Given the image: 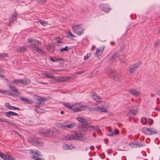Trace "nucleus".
Wrapping results in <instances>:
<instances>
[{
    "label": "nucleus",
    "mask_w": 160,
    "mask_h": 160,
    "mask_svg": "<svg viewBox=\"0 0 160 160\" xmlns=\"http://www.w3.org/2000/svg\"><path fill=\"white\" fill-rule=\"evenodd\" d=\"M140 65V63H136L130 65L127 70V74L129 75H132Z\"/></svg>",
    "instance_id": "f257e3e1"
},
{
    "label": "nucleus",
    "mask_w": 160,
    "mask_h": 160,
    "mask_svg": "<svg viewBox=\"0 0 160 160\" xmlns=\"http://www.w3.org/2000/svg\"><path fill=\"white\" fill-rule=\"evenodd\" d=\"M79 103H76L72 105V110L74 112H77L85 110V108H88V105L80 106Z\"/></svg>",
    "instance_id": "f03ea898"
},
{
    "label": "nucleus",
    "mask_w": 160,
    "mask_h": 160,
    "mask_svg": "<svg viewBox=\"0 0 160 160\" xmlns=\"http://www.w3.org/2000/svg\"><path fill=\"white\" fill-rule=\"evenodd\" d=\"M142 131L144 134L148 135L156 134L158 132L153 128H142Z\"/></svg>",
    "instance_id": "7ed1b4c3"
},
{
    "label": "nucleus",
    "mask_w": 160,
    "mask_h": 160,
    "mask_svg": "<svg viewBox=\"0 0 160 160\" xmlns=\"http://www.w3.org/2000/svg\"><path fill=\"white\" fill-rule=\"evenodd\" d=\"M31 153L32 155L31 157L32 159L34 160H44L42 158H38V157L41 156L38 151L37 150H31Z\"/></svg>",
    "instance_id": "20e7f679"
},
{
    "label": "nucleus",
    "mask_w": 160,
    "mask_h": 160,
    "mask_svg": "<svg viewBox=\"0 0 160 160\" xmlns=\"http://www.w3.org/2000/svg\"><path fill=\"white\" fill-rule=\"evenodd\" d=\"M72 27L75 33L78 35L82 33L83 32L84 30L83 28L78 25L72 26Z\"/></svg>",
    "instance_id": "39448f33"
},
{
    "label": "nucleus",
    "mask_w": 160,
    "mask_h": 160,
    "mask_svg": "<svg viewBox=\"0 0 160 160\" xmlns=\"http://www.w3.org/2000/svg\"><path fill=\"white\" fill-rule=\"evenodd\" d=\"M82 135L81 133H75L65 139L67 140H72L74 139L79 140L82 138Z\"/></svg>",
    "instance_id": "423d86ee"
},
{
    "label": "nucleus",
    "mask_w": 160,
    "mask_h": 160,
    "mask_svg": "<svg viewBox=\"0 0 160 160\" xmlns=\"http://www.w3.org/2000/svg\"><path fill=\"white\" fill-rule=\"evenodd\" d=\"M35 96L36 98L38 101L37 104L36 106V107H39L40 105L42 102L46 101L48 99L47 97H40L36 95Z\"/></svg>",
    "instance_id": "0eeeda50"
},
{
    "label": "nucleus",
    "mask_w": 160,
    "mask_h": 160,
    "mask_svg": "<svg viewBox=\"0 0 160 160\" xmlns=\"http://www.w3.org/2000/svg\"><path fill=\"white\" fill-rule=\"evenodd\" d=\"M100 8L102 10L107 13H108L111 9V8H109V5L107 4H102L100 6Z\"/></svg>",
    "instance_id": "6e6552de"
},
{
    "label": "nucleus",
    "mask_w": 160,
    "mask_h": 160,
    "mask_svg": "<svg viewBox=\"0 0 160 160\" xmlns=\"http://www.w3.org/2000/svg\"><path fill=\"white\" fill-rule=\"evenodd\" d=\"M141 122L143 124L150 125L153 123V120L151 119H147L144 117H142L141 118Z\"/></svg>",
    "instance_id": "1a4fd4ad"
},
{
    "label": "nucleus",
    "mask_w": 160,
    "mask_h": 160,
    "mask_svg": "<svg viewBox=\"0 0 160 160\" xmlns=\"http://www.w3.org/2000/svg\"><path fill=\"white\" fill-rule=\"evenodd\" d=\"M40 143V140L37 138L33 136L31 138V143L32 144L37 145Z\"/></svg>",
    "instance_id": "9d476101"
},
{
    "label": "nucleus",
    "mask_w": 160,
    "mask_h": 160,
    "mask_svg": "<svg viewBox=\"0 0 160 160\" xmlns=\"http://www.w3.org/2000/svg\"><path fill=\"white\" fill-rule=\"evenodd\" d=\"M121 77L122 76L120 74L116 72L114 74L113 76H112L111 78H112L113 80L116 81H120Z\"/></svg>",
    "instance_id": "9b49d317"
},
{
    "label": "nucleus",
    "mask_w": 160,
    "mask_h": 160,
    "mask_svg": "<svg viewBox=\"0 0 160 160\" xmlns=\"http://www.w3.org/2000/svg\"><path fill=\"white\" fill-rule=\"evenodd\" d=\"M8 86L11 90L14 92V93L16 95L18 94L19 92L18 90L15 87L13 86L12 83H8Z\"/></svg>",
    "instance_id": "f8f14e48"
},
{
    "label": "nucleus",
    "mask_w": 160,
    "mask_h": 160,
    "mask_svg": "<svg viewBox=\"0 0 160 160\" xmlns=\"http://www.w3.org/2000/svg\"><path fill=\"white\" fill-rule=\"evenodd\" d=\"M129 92L134 96L137 97L140 95V92L134 89H129Z\"/></svg>",
    "instance_id": "ddd939ff"
},
{
    "label": "nucleus",
    "mask_w": 160,
    "mask_h": 160,
    "mask_svg": "<svg viewBox=\"0 0 160 160\" xmlns=\"http://www.w3.org/2000/svg\"><path fill=\"white\" fill-rule=\"evenodd\" d=\"M126 58L127 55L125 54L122 55H119V60L121 62L125 63L127 61V59Z\"/></svg>",
    "instance_id": "4468645a"
},
{
    "label": "nucleus",
    "mask_w": 160,
    "mask_h": 160,
    "mask_svg": "<svg viewBox=\"0 0 160 160\" xmlns=\"http://www.w3.org/2000/svg\"><path fill=\"white\" fill-rule=\"evenodd\" d=\"M54 132V131L49 130L44 131L43 132V135L44 134L45 135L49 137L53 135Z\"/></svg>",
    "instance_id": "2eb2a0df"
},
{
    "label": "nucleus",
    "mask_w": 160,
    "mask_h": 160,
    "mask_svg": "<svg viewBox=\"0 0 160 160\" xmlns=\"http://www.w3.org/2000/svg\"><path fill=\"white\" fill-rule=\"evenodd\" d=\"M17 14L16 13H14L12 16L11 18L9 20V25L11 26L14 23V21L16 20V17Z\"/></svg>",
    "instance_id": "dca6fc26"
},
{
    "label": "nucleus",
    "mask_w": 160,
    "mask_h": 160,
    "mask_svg": "<svg viewBox=\"0 0 160 160\" xmlns=\"http://www.w3.org/2000/svg\"><path fill=\"white\" fill-rule=\"evenodd\" d=\"M70 78V77L66 76L58 78H57L56 80L58 82H62L69 79Z\"/></svg>",
    "instance_id": "f3484780"
},
{
    "label": "nucleus",
    "mask_w": 160,
    "mask_h": 160,
    "mask_svg": "<svg viewBox=\"0 0 160 160\" xmlns=\"http://www.w3.org/2000/svg\"><path fill=\"white\" fill-rule=\"evenodd\" d=\"M119 53L118 52H115V53L112 56L110 57V59L111 60L113 61L115 60L116 59L118 58H119Z\"/></svg>",
    "instance_id": "a211bd4d"
},
{
    "label": "nucleus",
    "mask_w": 160,
    "mask_h": 160,
    "mask_svg": "<svg viewBox=\"0 0 160 160\" xmlns=\"http://www.w3.org/2000/svg\"><path fill=\"white\" fill-rule=\"evenodd\" d=\"M5 113L6 114V116L8 117H9L11 115L17 116H19V114L18 113L11 111H9L8 112H5Z\"/></svg>",
    "instance_id": "6ab92c4d"
},
{
    "label": "nucleus",
    "mask_w": 160,
    "mask_h": 160,
    "mask_svg": "<svg viewBox=\"0 0 160 160\" xmlns=\"http://www.w3.org/2000/svg\"><path fill=\"white\" fill-rule=\"evenodd\" d=\"M55 47L52 44H50L47 46L48 50L51 52H53L55 50Z\"/></svg>",
    "instance_id": "aec40b11"
},
{
    "label": "nucleus",
    "mask_w": 160,
    "mask_h": 160,
    "mask_svg": "<svg viewBox=\"0 0 160 160\" xmlns=\"http://www.w3.org/2000/svg\"><path fill=\"white\" fill-rule=\"evenodd\" d=\"M92 98L95 101L97 102H100L101 100V98L97 96L95 93L92 95Z\"/></svg>",
    "instance_id": "412c9836"
},
{
    "label": "nucleus",
    "mask_w": 160,
    "mask_h": 160,
    "mask_svg": "<svg viewBox=\"0 0 160 160\" xmlns=\"http://www.w3.org/2000/svg\"><path fill=\"white\" fill-rule=\"evenodd\" d=\"M31 44L34 45H39L41 44V42L36 39H31Z\"/></svg>",
    "instance_id": "4be33fe9"
},
{
    "label": "nucleus",
    "mask_w": 160,
    "mask_h": 160,
    "mask_svg": "<svg viewBox=\"0 0 160 160\" xmlns=\"http://www.w3.org/2000/svg\"><path fill=\"white\" fill-rule=\"evenodd\" d=\"M28 47L27 46L19 47L17 48V50L18 52H25Z\"/></svg>",
    "instance_id": "5701e85b"
},
{
    "label": "nucleus",
    "mask_w": 160,
    "mask_h": 160,
    "mask_svg": "<svg viewBox=\"0 0 160 160\" xmlns=\"http://www.w3.org/2000/svg\"><path fill=\"white\" fill-rule=\"evenodd\" d=\"M130 112L133 115H136L138 112L137 108L136 107H132V108L130 109Z\"/></svg>",
    "instance_id": "b1692460"
},
{
    "label": "nucleus",
    "mask_w": 160,
    "mask_h": 160,
    "mask_svg": "<svg viewBox=\"0 0 160 160\" xmlns=\"http://www.w3.org/2000/svg\"><path fill=\"white\" fill-rule=\"evenodd\" d=\"M108 72L109 76L111 78L112 76L116 73L113 69L112 68H109L108 70Z\"/></svg>",
    "instance_id": "393cba45"
},
{
    "label": "nucleus",
    "mask_w": 160,
    "mask_h": 160,
    "mask_svg": "<svg viewBox=\"0 0 160 160\" xmlns=\"http://www.w3.org/2000/svg\"><path fill=\"white\" fill-rule=\"evenodd\" d=\"M118 133V130L116 128L114 129V132L112 131L111 130H109L108 135L110 136H112L114 134L115 135L117 134Z\"/></svg>",
    "instance_id": "a878e982"
},
{
    "label": "nucleus",
    "mask_w": 160,
    "mask_h": 160,
    "mask_svg": "<svg viewBox=\"0 0 160 160\" xmlns=\"http://www.w3.org/2000/svg\"><path fill=\"white\" fill-rule=\"evenodd\" d=\"M97 112L101 111V112H106L107 109L104 107H97Z\"/></svg>",
    "instance_id": "bb28decb"
},
{
    "label": "nucleus",
    "mask_w": 160,
    "mask_h": 160,
    "mask_svg": "<svg viewBox=\"0 0 160 160\" xmlns=\"http://www.w3.org/2000/svg\"><path fill=\"white\" fill-rule=\"evenodd\" d=\"M20 99L23 102L26 104H29L30 103V101L27 98H25L21 97L20 98Z\"/></svg>",
    "instance_id": "cd10ccee"
},
{
    "label": "nucleus",
    "mask_w": 160,
    "mask_h": 160,
    "mask_svg": "<svg viewBox=\"0 0 160 160\" xmlns=\"http://www.w3.org/2000/svg\"><path fill=\"white\" fill-rule=\"evenodd\" d=\"M63 104L68 109L72 110V105L71 106L70 104L64 103Z\"/></svg>",
    "instance_id": "c85d7f7f"
},
{
    "label": "nucleus",
    "mask_w": 160,
    "mask_h": 160,
    "mask_svg": "<svg viewBox=\"0 0 160 160\" xmlns=\"http://www.w3.org/2000/svg\"><path fill=\"white\" fill-rule=\"evenodd\" d=\"M45 76L48 78H54L53 75L52 73H46Z\"/></svg>",
    "instance_id": "c756f323"
},
{
    "label": "nucleus",
    "mask_w": 160,
    "mask_h": 160,
    "mask_svg": "<svg viewBox=\"0 0 160 160\" xmlns=\"http://www.w3.org/2000/svg\"><path fill=\"white\" fill-rule=\"evenodd\" d=\"M39 21L40 24L43 26H46L48 24V23L46 21H44L41 20H39Z\"/></svg>",
    "instance_id": "7c9ffc66"
},
{
    "label": "nucleus",
    "mask_w": 160,
    "mask_h": 160,
    "mask_svg": "<svg viewBox=\"0 0 160 160\" xmlns=\"http://www.w3.org/2000/svg\"><path fill=\"white\" fill-rule=\"evenodd\" d=\"M56 43L57 45V46L59 47L62 46L63 44V43L62 41L58 40L56 41Z\"/></svg>",
    "instance_id": "2f4dec72"
},
{
    "label": "nucleus",
    "mask_w": 160,
    "mask_h": 160,
    "mask_svg": "<svg viewBox=\"0 0 160 160\" xmlns=\"http://www.w3.org/2000/svg\"><path fill=\"white\" fill-rule=\"evenodd\" d=\"M102 53L101 52L100 49L97 48L96 49V51L95 53H94L95 55L96 56H98L99 55H101Z\"/></svg>",
    "instance_id": "473e14b6"
},
{
    "label": "nucleus",
    "mask_w": 160,
    "mask_h": 160,
    "mask_svg": "<svg viewBox=\"0 0 160 160\" xmlns=\"http://www.w3.org/2000/svg\"><path fill=\"white\" fill-rule=\"evenodd\" d=\"M21 83L23 85H26L29 82V80H27V79H23V80H21Z\"/></svg>",
    "instance_id": "72a5a7b5"
},
{
    "label": "nucleus",
    "mask_w": 160,
    "mask_h": 160,
    "mask_svg": "<svg viewBox=\"0 0 160 160\" xmlns=\"http://www.w3.org/2000/svg\"><path fill=\"white\" fill-rule=\"evenodd\" d=\"M78 121L80 122H87L86 120H85L84 118L82 117H78Z\"/></svg>",
    "instance_id": "f704fd0d"
},
{
    "label": "nucleus",
    "mask_w": 160,
    "mask_h": 160,
    "mask_svg": "<svg viewBox=\"0 0 160 160\" xmlns=\"http://www.w3.org/2000/svg\"><path fill=\"white\" fill-rule=\"evenodd\" d=\"M7 53H2L0 54V59H3L8 57Z\"/></svg>",
    "instance_id": "c9c22d12"
},
{
    "label": "nucleus",
    "mask_w": 160,
    "mask_h": 160,
    "mask_svg": "<svg viewBox=\"0 0 160 160\" xmlns=\"http://www.w3.org/2000/svg\"><path fill=\"white\" fill-rule=\"evenodd\" d=\"M21 82V80L16 79L13 80L12 81V83L16 84H18L19 83H21V82Z\"/></svg>",
    "instance_id": "e433bc0d"
},
{
    "label": "nucleus",
    "mask_w": 160,
    "mask_h": 160,
    "mask_svg": "<svg viewBox=\"0 0 160 160\" xmlns=\"http://www.w3.org/2000/svg\"><path fill=\"white\" fill-rule=\"evenodd\" d=\"M49 58H50V60L52 61L53 62H55L58 61L62 60L61 59H57L55 58H52L51 57H50Z\"/></svg>",
    "instance_id": "4c0bfd02"
},
{
    "label": "nucleus",
    "mask_w": 160,
    "mask_h": 160,
    "mask_svg": "<svg viewBox=\"0 0 160 160\" xmlns=\"http://www.w3.org/2000/svg\"><path fill=\"white\" fill-rule=\"evenodd\" d=\"M95 129V128L94 126H88V130L92 131V130H94Z\"/></svg>",
    "instance_id": "58836bf2"
},
{
    "label": "nucleus",
    "mask_w": 160,
    "mask_h": 160,
    "mask_svg": "<svg viewBox=\"0 0 160 160\" xmlns=\"http://www.w3.org/2000/svg\"><path fill=\"white\" fill-rule=\"evenodd\" d=\"M37 52L42 54H44L45 53V52L43 50H42L41 49L39 48L38 49Z\"/></svg>",
    "instance_id": "ea45409f"
},
{
    "label": "nucleus",
    "mask_w": 160,
    "mask_h": 160,
    "mask_svg": "<svg viewBox=\"0 0 160 160\" xmlns=\"http://www.w3.org/2000/svg\"><path fill=\"white\" fill-rule=\"evenodd\" d=\"M75 125L74 123H72V124H69V125H67L66 126L68 128H73Z\"/></svg>",
    "instance_id": "a19ab883"
},
{
    "label": "nucleus",
    "mask_w": 160,
    "mask_h": 160,
    "mask_svg": "<svg viewBox=\"0 0 160 160\" xmlns=\"http://www.w3.org/2000/svg\"><path fill=\"white\" fill-rule=\"evenodd\" d=\"M135 144L136 146H137V147L143 146V144L142 142H138L137 143H135Z\"/></svg>",
    "instance_id": "79ce46f5"
},
{
    "label": "nucleus",
    "mask_w": 160,
    "mask_h": 160,
    "mask_svg": "<svg viewBox=\"0 0 160 160\" xmlns=\"http://www.w3.org/2000/svg\"><path fill=\"white\" fill-rule=\"evenodd\" d=\"M9 109L12 110H20V109L19 108L15 107L13 106H11L10 107Z\"/></svg>",
    "instance_id": "37998d69"
},
{
    "label": "nucleus",
    "mask_w": 160,
    "mask_h": 160,
    "mask_svg": "<svg viewBox=\"0 0 160 160\" xmlns=\"http://www.w3.org/2000/svg\"><path fill=\"white\" fill-rule=\"evenodd\" d=\"M9 155H7L6 154H5L3 156V158H2L4 160H8V158H9Z\"/></svg>",
    "instance_id": "c03bdc74"
},
{
    "label": "nucleus",
    "mask_w": 160,
    "mask_h": 160,
    "mask_svg": "<svg viewBox=\"0 0 160 160\" xmlns=\"http://www.w3.org/2000/svg\"><path fill=\"white\" fill-rule=\"evenodd\" d=\"M129 145L132 148H137V146H136L135 143L133 142H130L129 144Z\"/></svg>",
    "instance_id": "a18cd8bd"
},
{
    "label": "nucleus",
    "mask_w": 160,
    "mask_h": 160,
    "mask_svg": "<svg viewBox=\"0 0 160 160\" xmlns=\"http://www.w3.org/2000/svg\"><path fill=\"white\" fill-rule=\"evenodd\" d=\"M68 50V47L66 46L64 48H62L60 49V52H62L63 51H67Z\"/></svg>",
    "instance_id": "49530a36"
},
{
    "label": "nucleus",
    "mask_w": 160,
    "mask_h": 160,
    "mask_svg": "<svg viewBox=\"0 0 160 160\" xmlns=\"http://www.w3.org/2000/svg\"><path fill=\"white\" fill-rule=\"evenodd\" d=\"M88 123H85L82 125V128L88 129Z\"/></svg>",
    "instance_id": "de8ad7c7"
},
{
    "label": "nucleus",
    "mask_w": 160,
    "mask_h": 160,
    "mask_svg": "<svg viewBox=\"0 0 160 160\" xmlns=\"http://www.w3.org/2000/svg\"><path fill=\"white\" fill-rule=\"evenodd\" d=\"M7 93L8 95H11L12 96H14L15 95H16L14 93H12L10 91H8Z\"/></svg>",
    "instance_id": "09e8293b"
},
{
    "label": "nucleus",
    "mask_w": 160,
    "mask_h": 160,
    "mask_svg": "<svg viewBox=\"0 0 160 160\" xmlns=\"http://www.w3.org/2000/svg\"><path fill=\"white\" fill-rule=\"evenodd\" d=\"M87 108H88L89 110L91 111H94V107H88V108H85V109Z\"/></svg>",
    "instance_id": "8fccbe9b"
},
{
    "label": "nucleus",
    "mask_w": 160,
    "mask_h": 160,
    "mask_svg": "<svg viewBox=\"0 0 160 160\" xmlns=\"http://www.w3.org/2000/svg\"><path fill=\"white\" fill-rule=\"evenodd\" d=\"M32 49L36 52H37V51L38 50V48L37 47H32Z\"/></svg>",
    "instance_id": "3c124183"
},
{
    "label": "nucleus",
    "mask_w": 160,
    "mask_h": 160,
    "mask_svg": "<svg viewBox=\"0 0 160 160\" xmlns=\"http://www.w3.org/2000/svg\"><path fill=\"white\" fill-rule=\"evenodd\" d=\"M0 121L2 122H8L7 120L6 119H4V118L2 119L1 118H0Z\"/></svg>",
    "instance_id": "603ef678"
},
{
    "label": "nucleus",
    "mask_w": 160,
    "mask_h": 160,
    "mask_svg": "<svg viewBox=\"0 0 160 160\" xmlns=\"http://www.w3.org/2000/svg\"><path fill=\"white\" fill-rule=\"evenodd\" d=\"M84 72V71L82 70L78 72H76V74H80L83 73Z\"/></svg>",
    "instance_id": "864d4df0"
},
{
    "label": "nucleus",
    "mask_w": 160,
    "mask_h": 160,
    "mask_svg": "<svg viewBox=\"0 0 160 160\" xmlns=\"http://www.w3.org/2000/svg\"><path fill=\"white\" fill-rule=\"evenodd\" d=\"M67 34L68 36L70 35L73 38L75 37V36L73 35L70 31H69Z\"/></svg>",
    "instance_id": "5fc2aeb1"
},
{
    "label": "nucleus",
    "mask_w": 160,
    "mask_h": 160,
    "mask_svg": "<svg viewBox=\"0 0 160 160\" xmlns=\"http://www.w3.org/2000/svg\"><path fill=\"white\" fill-rule=\"evenodd\" d=\"M5 106L9 109L10 107L11 106L10 105L9 103L8 102L6 103L5 104Z\"/></svg>",
    "instance_id": "6e6d98bb"
},
{
    "label": "nucleus",
    "mask_w": 160,
    "mask_h": 160,
    "mask_svg": "<svg viewBox=\"0 0 160 160\" xmlns=\"http://www.w3.org/2000/svg\"><path fill=\"white\" fill-rule=\"evenodd\" d=\"M9 158H8V160H14L15 159L14 158L12 157L11 156L9 155Z\"/></svg>",
    "instance_id": "4d7b16f0"
},
{
    "label": "nucleus",
    "mask_w": 160,
    "mask_h": 160,
    "mask_svg": "<svg viewBox=\"0 0 160 160\" xmlns=\"http://www.w3.org/2000/svg\"><path fill=\"white\" fill-rule=\"evenodd\" d=\"M160 43V42H158V41H156L154 44V45L155 46H157L158 45H159V44Z\"/></svg>",
    "instance_id": "13d9d810"
},
{
    "label": "nucleus",
    "mask_w": 160,
    "mask_h": 160,
    "mask_svg": "<svg viewBox=\"0 0 160 160\" xmlns=\"http://www.w3.org/2000/svg\"><path fill=\"white\" fill-rule=\"evenodd\" d=\"M4 155V154L2 152L0 151V157L1 158H3V156Z\"/></svg>",
    "instance_id": "bf43d9fd"
},
{
    "label": "nucleus",
    "mask_w": 160,
    "mask_h": 160,
    "mask_svg": "<svg viewBox=\"0 0 160 160\" xmlns=\"http://www.w3.org/2000/svg\"><path fill=\"white\" fill-rule=\"evenodd\" d=\"M46 0H38V1L40 3H42L45 2Z\"/></svg>",
    "instance_id": "052dcab7"
},
{
    "label": "nucleus",
    "mask_w": 160,
    "mask_h": 160,
    "mask_svg": "<svg viewBox=\"0 0 160 160\" xmlns=\"http://www.w3.org/2000/svg\"><path fill=\"white\" fill-rule=\"evenodd\" d=\"M88 55H89V54H87V56H84V60H87L88 59Z\"/></svg>",
    "instance_id": "680f3d73"
},
{
    "label": "nucleus",
    "mask_w": 160,
    "mask_h": 160,
    "mask_svg": "<svg viewBox=\"0 0 160 160\" xmlns=\"http://www.w3.org/2000/svg\"><path fill=\"white\" fill-rule=\"evenodd\" d=\"M104 47H102L100 49H101V52L102 53L103 52V51L104 49Z\"/></svg>",
    "instance_id": "e2e57ef3"
},
{
    "label": "nucleus",
    "mask_w": 160,
    "mask_h": 160,
    "mask_svg": "<svg viewBox=\"0 0 160 160\" xmlns=\"http://www.w3.org/2000/svg\"><path fill=\"white\" fill-rule=\"evenodd\" d=\"M110 44L111 45H113L115 44V42L114 41H112L110 42Z\"/></svg>",
    "instance_id": "0e129e2a"
},
{
    "label": "nucleus",
    "mask_w": 160,
    "mask_h": 160,
    "mask_svg": "<svg viewBox=\"0 0 160 160\" xmlns=\"http://www.w3.org/2000/svg\"><path fill=\"white\" fill-rule=\"evenodd\" d=\"M158 33L160 34V27H159L158 28Z\"/></svg>",
    "instance_id": "69168bd1"
},
{
    "label": "nucleus",
    "mask_w": 160,
    "mask_h": 160,
    "mask_svg": "<svg viewBox=\"0 0 160 160\" xmlns=\"http://www.w3.org/2000/svg\"><path fill=\"white\" fill-rule=\"evenodd\" d=\"M94 111L97 112V107H94Z\"/></svg>",
    "instance_id": "338daca9"
},
{
    "label": "nucleus",
    "mask_w": 160,
    "mask_h": 160,
    "mask_svg": "<svg viewBox=\"0 0 160 160\" xmlns=\"http://www.w3.org/2000/svg\"><path fill=\"white\" fill-rule=\"evenodd\" d=\"M0 77H3L4 76H3V75L2 74V73L1 72H0Z\"/></svg>",
    "instance_id": "774afa93"
}]
</instances>
